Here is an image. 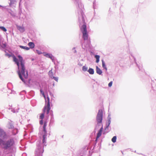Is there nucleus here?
Instances as JSON below:
<instances>
[{
	"instance_id": "obj_6",
	"label": "nucleus",
	"mask_w": 156,
	"mask_h": 156,
	"mask_svg": "<svg viewBox=\"0 0 156 156\" xmlns=\"http://www.w3.org/2000/svg\"><path fill=\"white\" fill-rule=\"evenodd\" d=\"M7 136V135L6 133L3 129H0V137L5 138Z\"/></svg>"
},
{
	"instance_id": "obj_2",
	"label": "nucleus",
	"mask_w": 156,
	"mask_h": 156,
	"mask_svg": "<svg viewBox=\"0 0 156 156\" xmlns=\"http://www.w3.org/2000/svg\"><path fill=\"white\" fill-rule=\"evenodd\" d=\"M15 142L13 138L4 140L0 138V146L5 150L11 149L15 145Z\"/></svg>"
},
{
	"instance_id": "obj_27",
	"label": "nucleus",
	"mask_w": 156,
	"mask_h": 156,
	"mask_svg": "<svg viewBox=\"0 0 156 156\" xmlns=\"http://www.w3.org/2000/svg\"><path fill=\"white\" fill-rule=\"evenodd\" d=\"M49 74L50 75V76H51V77H52V72L51 70L49 71Z\"/></svg>"
},
{
	"instance_id": "obj_3",
	"label": "nucleus",
	"mask_w": 156,
	"mask_h": 156,
	"mask_svg": "<svg viewBox=\"0 0 156 156\" xmlns=\"http://www.w3.org/2000/svg\"><path fill=\"white\" fill-rule=\"evenodd\" d=\"M80 30L83 34V38L84 40H86L88 39V34L87 31V26L85 23L80 28Z\"/></svg>"
},
{
	"instance_id": "obj_17",
	"label": "nucleus",
	"mask_w": 156,
	"mask_h": 156,
	"mask_svg": "<svg viewBox=\"0 0 156 156\" xmlns=\"http://www.w3.org/2000/svg\"><path fill=\"white\" fill-rule=\"evenodd\" d=\"M102 67L103 68H104V69H105L106 70H107V68L106 67V66L105 65V63L104 62V61L103 60H102Z\"/></svg>"
},
{
	"instance_id": "obj_14",
	"label": "nucleus",
	"mask_w": 156,
	"mask_h": 156,
	"mask_svg": "<svg viewBox=\"0 0 156 156\" xmlns=\"http://www.w3.org/2000/svg\"><path fill=\"white\" fill-rule=\"evenodd\" d=\"M95 57L96 59V62L98 63L99 61L100 56L98 55H96L95 56Z\"/></svg>"
},
{
	"instance_id": "obj_30",
	"label": "nucleus",
	"mask_w": 156,
	"mask_h": 156,
	"mask_svg": "<svg viewBox=\"0 0 156 156\" xmlns=\"http://www.w3.org/2000/svg\"><path fill=\"white\" fill-rule=\"evenodd\" d=\"M1 129V128H0V129Z\"/></svg>"
},
{
	"instance_id": "obj_12",
	"label": "nucleus",
	"mask_w": 156,
	"mask_h": 156,
	"mask_svg": "<svg viewBox=\"0 0 156 156\" xmlns=\"http://www.w3.org/2000/svg\"><path fill=\"white\" fill-rule=\"evenodd\" d=\"M88 71L90 74H94V70L93 69L89 68Z\"/></svg>"
},
{
	"instance_id": "obj_26",
	"label": "nucleus",
	"mask_w": 156,
	"mask_h": 156,
	"mask_svg": "<svg viewBox=\"0 0 156 156\" xmlns=\"http://www.w3.org/2000/svg\"><path fill=\"white\" fill-rule=\"evenodd\" d=\"M53 79H54L56 81H58V78L57 77L53 76Z\"/></svg>"
},
{
	"instance_id": "obj_7",
	"label": "nucleus",
	"mask_w": 156,
	"mask_h": 156,
	"mask_svg": "<svg viewBox=\"0 0 156 156\" xmlns=\"http://www.w3.org/2000/svg\"><path fill=\"white\" fill-rule=\"evenodd\" d=\"M103 129V126H102L97 134L96 141H97L98 139L101 136Z\"/></svg>"
},
{
	"instance_id": "obj_25",
	"label": "nucleus",
	"mask_w": 156,
	"mask_h": 156,
	"mask_svg": "<svg viewBox=\"0 0 156 156\" xmlns=\"http://www.w3.org/2000/svg\"><path fill=\"white\" fill-rule=\"evenodd\" d=\"M112 81H111L108 83V86L109 87H111L112 86Z\"/></svg>"
},
{
	"instance_id": "obj_24",
	"label": "nucleus",
	"mask_w": 156,
	"mask_h": 156,
	"mask_svg": "<svg viewBox=\"0 0 156 156\" xmlns=\"http://www.w3.org/2000/svg\"><path fill=\"white\" fill-rule=\"evenodd\" d=\"M40 92H41V93L43 95V96L44 97V98H45V95H44V91L42 90L41 89L40 90Z\"/></svg>"
},
{
	"instance_id": "obj_22",
	"label": "nucleus",
	"mask_w": 156,
	"mask_h": 156,
	"mask_svg": "<svg viewBox=\"0 0 156 156\" xmlns=\"http://www.w3.org/2000/svg\"><path fill=\"white\" fill-rule=\"evenodd\" d=\"M44 113H42V114H41V115L40 116V119H43V118L44 117V113L45 112H44Z\"/></svg>"
},
{
	"instance_id": "obj_5",
	"label": "nucleus",
	"mask_w": 156,
	"mask_h": 156,
	"mask_svg": "<svg viewBox=\"0 0 156 156\" xmlns=\"http://www.w3.org/2000/svg\"><path fill=\"white\" fill-rule=\"evenodd\" d=\"M103 112L101 109H100L98 111L97 117L96 120L98 124L101 123L102 120Z\"/></svg>"
},
{
	"instance_id": "obj_19",
	"label": "nucleus",
	"mask_w": 156,
	"mask_h": 156,
	"mask_svg": "<svg viewBox=\"0 0 156 156\" xmlns=\"http://www.w3.org/2000/svg\"><path fill=\"white\" fill-rule=\"evenodd\" d=\"M8 127L9 129H12L13 128V125L11 123H9L8 124Z\"/></svg>"
},
{
	"instance_id": "obj_4",
	"label": "nucleus",
	"mask_w": 156,
	"mask_h": 156,
	"mask_svg": "<svg viewBox=\"0 0 156 156\" xmlns=\"http://www.w3.org/2000/svg\"><path fill=\"white\" fill-rule=\"evenodd\" d=\"M47 99V103L45 104L44 107V108L43 111L44 112H46L47 114H48L49 112V111L50 109V100L49 98L48 97Z\"/></svg>"
},
{
	"instance_id": "obj_9",
	"label": "nucleus",
	"mask_w": 156,
	"mask_h": 156,
	"mask_svg": "<svg viewBox=\"0 0 156 156\" xmlns=\"http://www.w3.org/2000/svg\"><path fill=\"white\" fill-rule=\"evenodd\" d=\"M96 73L99 75H101L102 73L101 70L98 66H96Z\"/></svg>"
},
{
	"instance_id": "obj_1",
	"label": "nucleus",
	"mask_w": 156,
	"mask_h": 156,
	"mask_svg": "<svg viewBox=\"0 0 156 156\" xmlns=\"http://www.w3.org/2000/svg\"><path fill=\"white\" fill-rule=\"evenodd\" d=\"M18 57L19 62L16 56L14 54L12 55L13 61L16 64L19 69V71L18 72L19 77L23 82H24V80L21 76V73L24 77L27 79L28 76V72L27 70H26L24 65L25 62L22 57L20 55H19L18 56Z\"/></svg>"
},
{
	"instance_id": "obj_11",
	"label": "nucleus",
	"mask_w": 156,
	"mask_h": 156,
	"mask_svg": "<svg viewBox=\"0 0 156 156\" xmlns=\"http://www.w3.org/2000/svg\"><path fill=\"white\" fill-rule=\"evenodd\" d=\"M44 55L47 57L50 58L52 60L53 59V56L51 55H50L49 54H45V53Z\"/></svg>"
},
{
	"instance_id": "obj_13",
	"label": "nucleus",
	"mask_w": 156,
	"mask_h": 156,
	"mask_svg": "<svg viewBox=\"0 0 156 156\" xmlns=\"http://www.w3.org/2000/svg\"><path fill=\"white\" fill-rule=\"evenodd\" d=\"M47 126V122H44V125L43 127V131L44 132V133H46V127Z\"/></svg>"
},
{
	"instance_id": "obj_23",
	"label": "nucleus",
	"mask_w": 156,
	"mask_h": 156,
	"mask_svg": "<svg viewBox=\"0 0 156 156\" xmlns=\"http://www.w3.org/2000/svg\"><path fill=\"white\" fill-rule=\"evenodd\" d=\"M12 55L11 54H5V55L8 56L9 58H10L11 57H12Z\"/></svg>"
},
{
	"instance_id": "obj_20",
	"label": "nucleus",
	"mask_w": 156,
	"mask_h": 156,
	"mask_svg": "<svg viewBox=\"0 0 156 156\" xmlns=\"http://www.w3.org/2000/svg\"><path fill=\"white\" fill-rule=\"evenodd\" d=\"M0 29H1L2 30L5 32H6L7 31V30L4 27H0Z\"/></svg>"
},
{
	"instance_id": "obj_16",
	"label": "nucleus",
	"mask_w": 156,
	"mask_h": 156,
	"mask_svg": "<svg viewBox=\"0 0 156 156\" xmlns=\"http://www.w3.org/2000/svg\"><path fill=\"white\" fill-rule=\"evenodd\" d=\"M20 47L21 48L25 49L27 50H29L30 49V48H29L26 46H24L20 45Z\"/></svg>"
},
{
	"instance_id": "obj_21",
	"label": "nucleus",
	"mask_w": 156,
	"mask_h": 156,
	"mask_svg": "<svg viewBox=\"0 0 156 156\" xmlns=\"http://www.w3.org/2000/svg\"><path fill=\"white\" fill-rule=\"evenodd\" d=\"M82 70L83 71H86L87 70V68L85 66H83L82 67Z\"/></svg>"
},
{
	"instance_id": "obj_8",
	"label": "nucleus",
	"mask_w": 156,
	"mask_h": 156,
	"mask_svg": "<svg viewBox=\"0 0 156 156\" xmlns=\"http://www.w3.org/2000/svg\"><path fill=\"white\" fill-rule=\"evenodd\" d=\"M17 29L21 32L23 33L25 31V27L22 25V26H16Z\"/></svg>"
},
{
	"instance_id": "obj_15",
	"label": "nucleus",
	"mask_w": 156,
	"mask_h": 156,
	"mask_svg": "<svg viewBox=\"0 0 156 156\" xmlns=\"http://www.w3.org/2000/svg\"><path fill=\"white\" fill-rule=\"evenodd\" d=\"M43 140H42V142L43 143H44L45 142V139H46V133H45L43 135Z\"/></svg>"
},
{
	"instance_id": "obj_10",
	"label": "nucleus",
	"mask_w": 156,
	"mask_h": 156,
	"mask_svg": "<svg viewBox=\"0 0 156 156\" xmlns=\"http://www.w3.org/2000/svg\"><path fill=\"white\" fill-rule=\"evenodd\" d=\"M28 46L30 47V48H33L34 47L35 45L32 42H30L28 44Z\"/></svg>"
},
{
	"instance_id": "obj_28",
	"label": "nucleus",
	"mask_w": 156,
	"mask_h": 156,
	"mask_svg": "<svg viewBox=\"0 0 156 156\" xmlns=\"http://www.w3.org/2000/svg\"><path fill=\"white\" fill-rule=\"evenodd\" d=\"M36 52L39 55L41 54L42 53V52L40 51L37 50H36Z\"/></svg>"
},
{
	"instance_id": "obj_18",
	"label": "nucleus",
	"mask_w": 156,
	"mask_h": 156,
	"mask_svg": "<svg viewBox=\"0 0 156 156\" xmlns=\"http://www.w3.org/2000/svg\"><path fill=\"white\" fill-rule=\"evenodd\" d=\"M116 136H114L112 139V141L113 143H115L116 141Z\"/></svg>"
},
{
	"instance_id": "obj_29",
	"label": "nucleus",
	"mask_w": 156,
	"mask_h": 156,
	"mask_svg": "<svg viewBox=\"0 0 156 156\" xmlns=\"http://www.w3.org/2000/svg\"><path fill=\"white\" fill-rule=\"evenodd\" d=\"M40 124L41 125H42L43 124V120L42 119L40 121Z\"/></svg>"
}]
</instances>
